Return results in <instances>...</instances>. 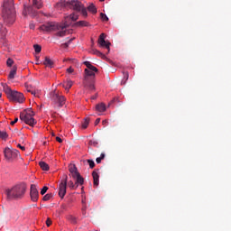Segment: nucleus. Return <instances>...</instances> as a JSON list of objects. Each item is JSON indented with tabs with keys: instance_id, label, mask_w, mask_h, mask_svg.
Listing matches in <instances>:
<instances>
[{
	"instance_id": "nucleus-1",
	"label": "nucleus",
	"mask_w": 231,
	"mask_h": 231,
	"mask_svg": "<svg viewBox=\"0 0 231 231\" xmlns=\"http://www.w3.org/2000/svg\"><path fill=\"white\" fill-rule=\"evenodd\" d=\"M75 21H79V14L72 13L71 14L65 16L63 24L59 25L55 22H50L40 26V30H42V32L58 31L56 32L57 37H65V35L69 33V31L66 28Z\"/></svg>"
},
{
	"instance_id": "nucleus-2",
	"label": "nucleus",
	"mask_w": 231,
	"mask_h": 231,
	"mask_svg": "<svg viewBox=\"0 0 231 231\" xmlns=\"http://www.w3.org/2000/svg\"><path fill=\"white\" fill-rule=\"evenodd\" d=\"M84 64L87 67L84 70V88H87V89L90 91H95V73L98 71V69L93 66L89 61H84Z\"/></svg>"
},
{
	"instance_id": "nucleus-3",
	"label": "nucleus",
	"mask_w": 231,
	"mask_h": 231,
	"mask_svg": "<svg viewBox=\"0 0 231 231\" xmlns=\"http://www.w3.org/2000/svg\"><path fill=\"white\" fill-rule=\"evenodd\" d=\"M2 17L5 24L15 23V7H14V0H5Z\"/></svg>"
},
{
	"instance_id": "nucleus-4",
	"label": "nucleus",
	"mask_w": 231,
	"mask_h": 231,
	"mask_svg": "<svg viewBox=\"0 0 231 231\" xmlns=\"http://www.w3.org/2000/svg\"><path fill=\"white\" fill-rule=\"evenodd\" d=\"M26 185L20 183L13 186L11 189H5L6 198L9 200L23 199L26 194Z\"/></svg>"
},
{
	"instance_id": "nucleus-5",
	"label": "nucleus",
	"mask_w": 231,
	"mask_h": 231,
	"mask_svg": "<svg viewBox=\"0 0 231 231\" xmlns=\"http://www.w3.org/2000/svg\"><path fill=\"white\" fill-rule=\"evenodd\" d=\"M69 187L72 190H75L79 185L76 183H73L72 180H69L68 182V175H65V179L60 183L59 185V196L60 198L64 199V196H66V189Z\"/></svg>"
},
{
	"instance_id": "nucleus-6",
	"label": "nucleus",
	"mask_w": 231,
	"mask_h": 231,
	"mask_svg": "<svg viewBox=\"0 0 231 231\" xmlns=\"http://www.w3.org/2000/svg\"><path fill=\"white\" fill-rule=\"evenodd\" d=\"M67 6H69V8L75 10V12H79L84 17H88V8L84 6L82 2L79 0H70L67 2Z\"/></svg>"
},
{
	"instance_id": "nucleus-7",
	"label": "nucleus",
	"mask_w": 231,
	"mask_h": 231,
	"mask_svg": "<svg viewBox=\"0 0 231 231\" xmlns=\"http://www.w3.org/2000/svg\"><path fill=\"white\" fill-rule=\"evenodd\" d=\"M5 158L12 162L14 160H17L21 154L19 153L18 150L12 149L10 147H6L4 150Z\"/></svg>"
},
{
	"instance_id": "nucleus-8",
	"label": "nucleus",
	"mask_w": 231,
	"mask_h": 231,
	"mask_svg": "<svg viewBox=\"0 0 231 231\" xmlns=\"http://www.w3.org/2000/svg\"><path fill=\"white\" fill-rule=\"evenodd\" d=\"M8 94L10 100H13V102H18L19 104L24 102V95H23V93L9 89Z\"/></svg>"
},
{
	"instance_id": "nucleus-9",
	"label": "nucleus",
	"mask_w": 231,
	"mask_h": 231,
	"mask_svg": "<svg viewBox=\"0 0 231 231\" xmlns=\"http://www.w3.org/2000/svg\"><path fill=\"white\" fill-rule=\"evenodd\" d=\"M20 120H22L31 127H33V125L37 124V121H35V118H33V116L23 113L20 114Z\"/></svg>"
},
{
	"instance_id": "nucleus-10",
	"label": "nucleus",
	"mask_w": 231,
	"mask_h": 231,
	"mask_svg": "<svg viewBox=\"0 0 231 231\" xmlns=\"http://www.w3.org/2000/svg\"><path fill=\"white\" fill-rule=\"evenodd\" d=\"M30 196H31L32 201H33L34 203L39 200V190L37 189V185L35 184L31 185Z\"/></svg>"
},
{
	"instance_id": "nucleus-11",
	"label": "nucleus",
	"mask_w": 231,
	"mask_h": 231,
	"mask_svg": "<svg viewBox=\"0 0 231 231\" xmlns=\"http://www.w3.org/2000/svg\"><path fill=\"white\" fill-rule=\"evenodd\" d=\"M98 44L101 46V48H106V50H110L111 42H106V33H101L98 38Z\"/></svg>"
},
{
	"instance_id": "nucleus-12",
	"label": "nucleus",
	"mask_w": 231,
	"mask_h": 231,
	"mask_svg": "<svg viewBox=\"0 0 231 231\" xmlns=\"http://www.w3.org/2000/svg\"><path fill=\"white\" fill-rule=\"evenodd\" d=\"M52 100L59 104V107H62V106L66 104V97H64V96H59V94L55 92L52 94Z\"/></svg>"
},
{
	"instance_id": "nucleus-13",
	"label": "nucleus",
	"mask_w": 231,
	"mask_h": 231,
	"mask_svg": "<svg viewBox=\"0 0 231 231\" xmlns=\"http://www.w3.org/2000/svg\"><path fill=\"white\" fill-rule=\"evenodd\" d=\"M36 14L37 13L35 12V9H33V5H23V15H36Z\"/></svg>"
},
{
	"instance_id": "nucleus-14",
	"label": "nucleus",
	"mask_w": 231,
	"mask_h": 231,
	"mask_svg": "<svg viewBox=\"0 0 231 231\" xmlns=\"http://www.w3.org/2000/svg\"><path fill=\"white\" fill-rule=\"evenodd\" d=\"M92 177H93V181H94V187H98L100 176L98 175V173L96 171H94L92 172Z\"/></svg>"
},
{
	"instance_id": "nucleus-15",
	"label": "nucleus",
	"mask_w": 231,
	"mask_h": 231,
	"mask_svg": "<svg viewBox=\"0 0 231 231\" xmlns=\"http://www.w3.org/2000/svg\"><path fill=\"white\" fill-rule=\"evenodd\" d=\"M74 180H76V185H84V178L80 175V173H78L74 177H72Z\"/></svg>"
},
{
	"instance_id": "nucleus-16",
	"label": "nucleus",
	"mask_w": 231,
	"mask_h": 231,
	"mask_svg": "<svg viewBox=\"0 0 231 231\" xmlns=\"http://www.w3.org/2000/svg\"><path fill=\"white\" fill-rule=\"evenodd\" d=\"M44 66H46L47 68H53V60L51 59H50V57H45V60L43 61Z\"/></svg>"
},
{
	"instance_id": "nucleus-17",
	"label": "nucleus",
	"mask_w": 231,
	"mask_h": 231,
	"mask_svg": "<svg viewBox=\"0 0 231 231\" xmlns=\"http://www.w3.org/2000/svg\"><path fill=\"white\" fill-rule=\"evenodd\" d=\"M76 26H79V28H84L88 26H91L88 21H79L75 23Z\"/></svg>"
},
{
	"instance_id": "nucleus-18",
	"label": "nucleus",
	"mask_w": 231,
	"mask_h": 231,
	"mask_svg": "<svg viewBox=\"0 0 231 231\" xmlns=\"http://www.w3.org/2000/svg\"><path fill=\"white\" fill-rule=\"evenodd\" d=\"M69 171L72 176V178L75 176V175H78L79 174V171L77 170V166L75 165H70L69 168Z\"/></svg>"
},
{
	"instance_id": "nucleus-19",
	"label": "nucleus",
	"mask_w": 231,
	"mask_h": 231,
	"mask_svg": "<svg viewBox=\"0 0 231 231\" xmlns=\"http://www.w3.org/2000/svg\"><path fill=\"white\" fill-rule=\"evenodd\" d=\"M16 74H17V67L14 66L9 73L8 79H10L11 80L15 79Z\"/></svg>"
},
{
	"instance_id": "nucleus-20",
	"label": "nucleus",
	"mask_w": 231,
	"mask_h": 231,
	"mask_svg": "<svg viewBox=\"0 0 231 231\" xmlns=\"http://www.w3.org/2000/svg\"><path fill=\"white\" fill-rule=\"evenodd\" d=\"M32 6L38 10L42 8V0H32Z\"/></svg>"
},
{
	"instance_id": "nucleus-21",
	"label": "nucleus",
	"mask_w": 231,
	"mask_h": 231,
	"mask_svg": "<svg viewBox=\"0 0 231 231\" xmlns=\"http://www.w3.org/2000/svg\"><path fill=\"white\" fill-rule=\"evenodd\" d=\"M96 110H97L99 113H104L106 111V104L101 103L96 106Z\"/></svg>"
},
{
	"instance_id": "nucleus-22",
	"label": "nucleus",
	"mask_w": 231,
	"mask_h": 231,
	"mask_svg": "<svg viewBox=\"0 0 231 231\" xmlns=\"http://www.w3.org/2000/svg\"><path fill=\"white\" fill-rule=\"evenodd\" d=\"M87 10H88V12H90V14H97V6H95L94 4H90L88 7Z\"/></svg>"
},
{
	"instance_id": "nucleus-23",
	"label": "nucleus",
	"mask_w": 231,
	"mask_h": 231,
	"mask_svg": "<svg viewBox=\"0 0 231 231\" xmlns=\"http://www.w3.org/2000/svg\"><path fill=\"white\" fill-rule=\"evenodd\" d=\"M39 165L43 171H50V165H48V163H46L45 162H40Z\"/></svg>"
},
{
	"instance_id": "nucleus-24",
	"label": "nucleus",
	"mask_w": 231,
	"mask_h": 231,
	"mask_svg": "<svg viewBox=\"0 0 231 231\" xmlns=\"http://www.w3.org/2000/svg\"><path fill=\"white\" fill-rule=\"evenodd\" d=\"M73 86V81H71V80H67V82L65 83V84H63V88H65V89H67L68 91L69 90V89H71V87Z\"/></svg>"
},
{
	"instance_id": "nucleus-25",
	"label": "nucleus",
	"mask_w": 231,
	"mask_h": 231,
	"mask_svg": "<svg viewBox=\"0 0 231 231\" xmlns=\"http://www.w3.org/2000/svg\"><path fill=\"white\" fill-rule=\"evenodd\" d=\"M123 80L121 81V84H125V82H127V80H129V72L125 71L123 72Z\"/></svg>"
},
{
	"instance_id": "nucleus-26",
	"label": "nucleus",
	"mask_w": 231,
	"mask_h": 231,
	"mask_svg": "<svg viewBox=\"0 0 231 231\" xmlns=\"http://www.w3.org/2000/svg\"><path fill=\"white\" fill-rule=\"evenodd\" d=\"M23 114H25L29 116H35V112H33L32 108H27L26 110H24V112H23Z\"/></svg>"
},
{
	"instance_id": "nucleus-27",
	"label": "nucleus",
	"mask_w": 231,
	"mask_h": 231,
	"mask_svg": "<svg viewBox=\"0 0 231 231\" xmlns=\"http://www.w3.org/2000/svg\"><path fill=\"white\" fill-rule=\"evenodd\" d=\"M91 53H93V55H97V57H105L104 53L100 52V51L97 49H93Z\"/></svg>"
},
{
	"instance_id": "nucleus-28",
	"label": "nucleus",
	"mask_w": 231,
	"mask_h": 231,
	"mask_svg": "<svg viewBox=\"0 0 231 231\" xmlns=\"http://www.w3.org/2000/svg\"><path fill=\"white\" fill-rule=\"evenodd\" d=\"M88 125H89V118L87 117L82 123V129H88Z\"/></svg>"
},
{
	"instance_id": "nucleus-29",
	"label": "nucleus",
	"mask_w": 231,
	"mask_h": 231,
	"mask_svg": "<svg viewBox=\"0 0 231 231\" xmlns=\"http://www.w3.org/2000/svg\"><path fill=\"white\" fill-rule=\"evenodd\" d=\"M0 138L1 140H6V138H8V134L5 131H0Z\"/></svg>"
},
{
	"instance_id": "nucleus-30",
	"label": "nucleus",
	"mask_w": 231,
	"mask_h": 231,
	"mask_svg": "<svg viewBox=\"0 0 231 231\" xmlns=\"http://www.w3.org/2000/svg\"><path fill=\"white\" fill-rule=\"evenodd\" d=\"M51 198H53V194L51 193H47L44 197H43V201H50L51 199Z\"/></svg>"
},
{
	"instance_id": "nucleus-31",
	"label": "nucleus",
	"mask_w": 231,
	"mask_h": 231,
	"mask_svg": "<svg viewBox=\"0 0 231 231\" xmlns=\"http://www.w3.org/2000/svg\"><path fill=\"white\" fill-rule=\"evenodd\" d=\"M88 144L90 145V147H98V142L96 140H90Z\"/></svg>"
},
{
	"instance_id": "nucleus-32",
	"label": "nucleus",
	"mask_w": 231,
	"mask_h": 231,
	"mask_svg": "<svg viewBox=\"0 0 231 231\" xmlns=\"http://www.w3.org/2000/svg\"><path fill=\"white\" fill-rule=\"evenodd\" d=\"M33 48H34V51H35L36 53H41V51L42 50V48L41 45H39V44H35V45L33 46Z\"/></svg>"
},
{
	"instance_id": "nucleus-33",
	"label": "nucleus",
	"mask_w": 231,
	"mask_h": 231,
	"mask_svg": "<svg viewBox=\"0 0 231 231\" xmlns=\"http://www.w3.org/2000/svg\"><path fill=\"white\" fill-rule=\"evenodd\" d=\"M87 162H88L90 169H95V161L88 159V160H87Z\"/></svg>"
},
{
	"instance_id": "nucleus-34",
	"label": "nucleus",
	"mask_w": 231,
	"mask_h": 231,
	"mask_svg": "<svg viewBox=\"0 0 231 231\" xmlns=\"http://www.w3.org/2000/svg\"><path fill=\"white\" fill-rule=\"evenodd\" d=\"M100 17H101L102 21H109V18L104 13L100 14Z\"/></svg>"
},
{
	"instance_id": "nucleus-35",
	"label": "nucleus",
	"mask_w": 231,
	"mask_h": 231,
	"mask_svg": "<svg viewBox=\"0 0 231 231\" xmlns=\"http://www.w3.org/2000/svg\"><path fill=\"white\" fill-rule=\"evenodd\" d=\"M48 187L47 186H44L42 189V190H41V194H42V196H44V194L46 193V192H48Z\"/></svg>"
},
{
	"instance_id": "nucleus-36",
	"label": "nucleus",
	"mask_w": 231,
	"mask_h": 231,
	"mask_svg": "<svg viewBox=\"0 0 231 231\" xmlns=\"http://www.w3.org/2000/svg\"><path fill=\"white\" fill-rule=\"evenodd\" d=\"M6 64H7V66L12 67L13 64H14V60H12V59L9 58V59L7 60V61H6Z\"/></svg>"
},
{
	"instance_id": "nucleus-37",
	"label": "nucleus",
	"mask_w": 231,
	"mask_h": 231,
	"mask_svg": "<svg viewBox=\"0 0 231 231\" xmlns=\"http://www.w3.org/2000/svg\"><path fill=\"white\" fill-rule=\"evenodd\" d=\"M17 122H19V118H14V121L11 122V125H15V124H17Z\"/></svg>"
},
{
	"instance_id": "nucleus-38",
	"label": "nucleus",
	"mask_w": 231,
	"mask_h": 231,
	"mask_svg": "<svg viewBox=\"0 0 231 231\" xmlns=\"http://www.w3.org/2000/svg\"><path fill=\"white\" fill-rule=\"evenodd\" d=\"M46 225H47V226H51V219L47 218Z\"/></svg>"
},
{
	"instance_id": "nucleus-39",
	"label": "nucleus",
	"mask_w": 231,
	"mask_h": 231,
	"mask_svg": "<svg viewBox=\"0 0 231 231\" xmlns=\"http://www.w3.org/2000/svg\"><path fill=\"white\" fill-rule=\"evenodd\" d=\"M69 220L71 221V223H77V218H75L74 217H69Z\"/></svg>"
},
{
	"instance_id": "nucleus-40",
	"label": "nucleus",
	"mask_w": 231,
	"mask_h": 231,
	"mask_svg": "<svg viewBox=\"0 0 231 231\" xmlns=\"http://www.w3.org/2000/svg\"><path fill=\"white\" fill-rule=\"evenodd\" d=\"M71 41H73V39H70V40L69 41V42L64 43V44H63L64 48H68V46H69V42H71Z\"/></svg>"
},
{
	"instance_id": "nucleus-41",
	"label": "nucleus",
	"mask_w": 231,
	"mask_h": 231,
	"mask_svg": "<svg viewBox=\"0 0 231 231\" xmlns=\"http://www.w3.org/2000/svg\"><path fill=\"white\" fill-rule=\"evenodd\" d=\"M17 147L21 149L22 151H26V148L24 146H22L21 144H17Z\"/></svg>"
},
{
	"instance_id": "nucleus-42",
	"label": "nucleus",
	"mask_w": 231,
	"mask_h": 231,
	"mask_svg": "<svg viewBox=\"0 0 231 231\" xmlns=\"http://www.w3.org/2000/svg\"><path fill=\"white\" fill-rule=\"evenodd\" d=\"M73 71H74V69L71 67L67 69V72H69V73H73Z\"/></svg>"
},
{
	"instance_id": "nucleus-43",
	"label": "nucleus",
	"mask_w": 231,
	"mask_h": 231,
	"mask_svg": "<svg viewBox=\"0 0 231 231\" xmlns=\"http://www.w3.org/2000/svg\"><path fill=\"white\" fill-rule=\"evenodd\" d=\"M100 124V118H97L95 121V125H98Z\"/></svg>"
},
{
	"instance_id": "nucleus-44",
	"label": "nucleus",
	"mask_w": 231,
	"mask_h": 231,
	"mask_svg": "<svg viewBox=\"0 0 231 231\" xmlns=\"http://www.w3.org/2000/svg\"><path fill=\"white\" fill-rule=\"evenodd\" d=\"M88 151L90 152V154L95 155V152L93 151V148L88 147Z\"/></svg>"
},
{
	"instance_id": "nucleus-45",
	"label": "nucleus",
	"mask_w": 231,
	"mask_h": 231,
	"mask_svg": "<svg viewBox=\"0 0 231 231\" xmlns=\"http://www.w3.org/2000/svg\"><path fill=\"white\" fill-rule=\"evenodd\" d=\"M56 141H58L59 143H62V138L60 137H56Z\"/></svg>"
},
{
	"instance_id": "nucleus-46",
	"label": "nucleus",
	"mask_w": 231,
	"mask_h": 231,
	"mask_svg": "<svg viewBox=\"0 0 231 231\" xmlns=\"http://www.w3.org/2000/svg\"><path fill=\"white\" fill-rule=\"evenodd\" d=\"M96 162H97V163H101L102 159H101L100 157H97V158L96 159Z\"/></svg>"
},
{
	"instance_id": "nucleus-47",
	"label": "nucleus",
	"mask_w": 231,
	"mask_h": 231,
	"mask_svg": "<svg viewBox=\"0 0 231 231\" xmlns=\"http://www.w3.org/2000/svg\"><path fill=\"white\" fill-rule=\"evenodd\" d=\"M30 93H32V95H33L34 97H37V93H35V91H31V90H28Z\"/></svg>"
},
{
	"instance_id": "nucleus-48",
	"label": "nucleus",
	"mask_w": 231,
	"mask_h": 231,
	"mask_svg": "<svg viewBox=\"0 0 231 231\" xmlns=\"http://www.w3.org/2000/svg\"><path fill=\"white\" fill-rule=\"evenodd\" d=\"M99 158L102 159V160H104V158H106V153H101V155H100Z\"/></svg>"
},
{
	"instance_id": "nucleus-49",
	"label": "nucleus",
	"mask_w": 231,
	"mask_h": 231,
	"mask_svg": "<svg viewBox=\"0 0 231 231\" xmlns=\"http://www.w3.org/2000/svg\"><path fill=\"white\" fill-rule=\"evenodd\" d=\"M30 28H31V30H33L35 28V25L34 24H30Z\"/></svg>"
},
{
	"instance_id": "nucleus-50",
	"label": "nucleus",
	"mask_w": 231,
	"mask_h": 231,
	"mask_svg": "<svg viewBox=\"0 0 231 231\" xmlns=\"http://www.w3.org/2000/svg\"><path fill=\"white\" fill-rule=\"evenodd\" d=\"M102 124H103V125H106L107 124V120H103Z\"/></svg>"
},
{
	"instance_id": "nucleus-51",
	"label": "nucleus",
	"mask_w": 231,
	"mask_h": 231,
	"mask_svg": "<svg viewBox=\"0 0 231 231\" xmlns=\"http://www.w3.org/2000/svg\"><path fill=\"white\" fill-rule=\"evenodd\" d=\"M6 29H4V31H3V36L5 37V35H6Z\"/></svg>"
},
{
	"instance_id": "nucleus-52",
	"label": "nucleus",
	"mask_w": 231,
	"mask_h": 231,
	"mask_svg": "<svg viewBox=\"0 0 231 231\" xmlns=\"http://www.w3.org/2000/svg\"><path fill=\"white\" fill-rule=\"evenodd\" d=\"M91 99H92V100H97V96H93V97H91Z\"/></svg>"
},
{
	"instance_id": "nucleus-53",
	"label": "nucleus",
	"mask_w": 231,
	"mask_h": 231,
	"mask_svg": "<svg viewBox=\"0 0 231 231\" xmlns=\"http://www.w3.org/2000/svg\"><path fill=\"white\" fill-rule=\"evenodd\" d=\"M62 208H66V206H61Z\"/></svg>"
},
{
	"instance_id": "nucleus-54",
	"label": "nucleus",
	"mask_w": 231,
	"mask_h": 231,
	"mask_svg": "<svg viewBox=\"0 0 231 231\" xmlns=\"http://www.w3.org/2000/svg\"><path fill=\"white\" fill-rule=\"evenodd\" d=\"M101 3H103V1H105V0H99Z\"/></svg>"
},
{
	"instance_id": "nucleus-55",
	"label": "nucleus",
	"mask_w": 231,
	"mask_h": 231,
	"mask_svg": "<svg viewBox=\"0 0 231 231\" xmlns=\"http://www.w3.org/2000/svg\"><path fill=\"white\" fill-rule=\"evenodd\" d=\"M2 96H3V95L0 93V98H1Z\"/></svg>"
}]
</instances>
